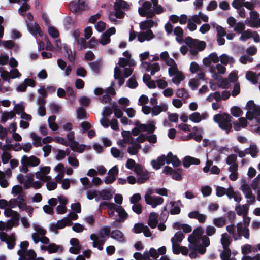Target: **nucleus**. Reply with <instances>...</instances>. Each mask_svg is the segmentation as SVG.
<instances>
[{"instance_id": "f257e3e1", "label": "nucleus", "mask_w": 260, "mask_h": 260, "mask_svg": "<svg viewBox=\"0 0 260 260\" xmlns=\"http://www.w3.org/2000/svg\"><path fill=\"white\" fill-rule=\"evenodd\" d=\"M216 232V228L210 225L206 228V235L203 236L204 231L201 226L197 227L193 230L187 238L188 248L190 251L189 256L191 258L197 257V252L202 255L206 253V248L210 245L208 236H212Z\"/></svg>"}, {"instance_id": "f03ea898", "label": "nucleus", "mask_w": 260, "mask_h": 260, "mask_svg": "<svg viewBox=\"0 0 260 260\" xmlns=\"http://www.w3.org/2000/svg\"><path fill=\"white\" fill-rule=\"evenodd\" d=\"M123 55L126 58H120L118 63L119 67L122 69L117 66L114 69V78L118 80L120 86L122 85L124 82L123 76L125 77H128L130 76L133 72L131 67L135 65V61L131 58V55L128 51H124Z\"/></svg>"}, {"instance_id": "7ed1b4c3", "label": "nucleus", "mask_w": 260, "mask_h": 260, "mask_svg": "<svg viewBox=\"0 0 260 260\" xmlns=\"http://www.w3.org/2000/svg\"><path fill=\"white\" fill-rule=\"evenodd\" d=\"M184 42L187 46L183 45L180 48V51L183 55L186 54L189 50L190 54L194 56L199 51L204 50L206 47L204 41L194 39L190 37L186 38Z\"/></svg>"}, {"instance_id": "20e7f679", "label": "nucleus", "mask_w": 260, "mask_h": 260, "mask_svg": "<svg viewBox=\"0 0 260 260\" xmlns=\"http://www.w3.org/2000/svg\"><path fill=\"white\" fill-rule=\"evenodd\" d=\"M21 167L20 168V171L22 173H26L28 172V167H36L40 164V160L35 155H24L21 157Z\"/></svg>"}, {"instance_id": "39448f33", "label": "nucleus", "mask_w": 260, "mask_h": 260, "mask_svg": "<svg viewBox=\"0 0 260 260\" xmlns=\"http://www.w3.org/2000/svg\"><path fill=\"white\" fill-rule=\"evenodd\" d=\"M245 109L247 110L246 118L249 120L255 119L260 122V106L256 105L252 101L247 102Z\"/></svg>"}, {"instance_id": "423d86ee", "label": "nucleus", "mask_w": 260, "mask_h": 260, "mask_svg": "<svg viewBox=\"0 0 260 260\" xmlns=\"http://www.w3.org/2000/svg\"><path fill=\"white\" fill-rule=\"evenodd\" d=\"M32 227L35 231L31 235L34 242L36 244L39 242L44 244H49V239L45 236L46 231L37 223H34L32 224Z\"/></svg>"}, {"instance_id": "0eeeda50", "label": "nucleus", "mask_w": 260, "mask_h": 260, "mask_svg": "<svg viewBox=\"0 0 260 260\" xmlns=\"http://www.w3.org/2000/svg\"><path fill=\"white\" fill-rule=\"evenodd\" d=\"M101 205H105L109 210V214L110 217L114 215V211H116L119 217V222H123L127 217V214L125 210L121 206L117 205L113 203L103 202Z\"/></svg>"}, {"instance_id": "6e6552de", "label": "nucleus", "mask_w": 260, "mask_h": 260, "mask_svg": "<svg viewBox=\"0 0 260 260\" xmlns=\"http://www.w3.org/2000/svg\"><path fill=\"white\" fill-rule=\"evenodd\" d=\"M231 242V238L227 233L221 234L220 242L223 248V251L220 255L222 260H234V258H231V252L229 248Z\"/></svg>"}, {"instance_id": "1a4fd4ad", "label": "nucleus", "mask_w": 260, "mask_h": 260, "mask_svg": "<svg viewBox=\"0 0 260 260\" xmlns=\"http://www.w3.org/2000/svg\"><path fill=\"white\" fill-rule=\"evenodd\" d=\"M231 118L232 117L229 114L224 113L215 115L213 119L218 124L221 129L225 130L226 133H229L232 128Z\"/></svg>"}, {"instance_id": "9d476101", "label": "nucleus", "mask_w": 260, "mask_h": 260, "mask_svg": "<svg viewBox=\"0 0 260 260\" xmlns=\"http://www.w3.org/2000/svg\"><path fill=\"white\" fill-rule=\"evenodd\" d=\"M142 3V6L138 9V12L141 16H146L148 18L153 17V11L152 8V4L150 2L140 0L139 3Z\"/></svg>"}, {"instance_id": "9b49d317", "label": "nucleus", "mask_w": 260, "mask_h": 260, "mask_svg": "<svg viewBox=\"0 0 260 260\" xmlns=\"http://www.w3.org/2000/svg\"><path fill=\"white\" fill-rule=\"evenodd\" d=\"M116 18H122L124 17L125 13L122 10L128 9V4L123 0H116L114 5Z\"/></svg>"}, {"instance_id": "f8f14e48", "label": "nucleus", "mask_w": 260, "mask_h": 260, "mask_svg": "<svg viewBox=\"0 0 260 260\" xmlns=\"http://www.w3.org/2000/svg\"><path fill=\"white\" fill-rule=\"evenodd\" d=\"M0 75L3 80L8 82L10 79L19 78L21 77V74L17 69H12L9 72L2 67H0Z\"/></svg>"}, {"instance_id": "ddd939ff", "label": "nucleus", "mask_w": 260, "mask_h": 260, "mask_svg": "<svg viewBox=\"0 0 260 260\" xmlns=\"http://www.w3.org/2000/svg\"><path fill=\"white\" fill-rule=\"evenodd\" d=\"M210 72L212 77L215 80L220 79V74H224L226 72V68L223 64L218 63L210 67Z\"/></svg>"}, {"instance_id": "4468645a", "label": "nucleus", "mask_w": 260, "mask_h": 260, "mask_svg": "<svg viewBox=\"0 0 260 260\" xmlns=\"http://www.w3.org/2000/svg\"><path fill=\"white\" fill-rule=\"evenodd\" d=\"M51 168L49 166L40 167L39 170L35 173L37 179L46 182L50 179V177L48 175L50 173Z\"/></svg>"}, {"instance_id": "2eb2a0df", "label": "nucleus", "mask_w": 260, "mask_h": 260, "mask_svg": "<svg viewBox=\"0 0 260 260\" xmlns=\"http://www.w3.org/2000/svg\"><path fill=\"white\" fill-rule=\"evenodd\" d=\"M90 238L93 241V247L98 248L100 250L103 249L102 246L105 242L106 238L102 233L91 234Z\"/></svg>"}, {"instance_id": "dca6fc26", "label": "nucleus", "mask_w": 260, "mask_h": 260, "mask_svg": "<svg viewBox=\"0 0 260 260\" xmlns=\"http://www.w3.org/2000/svg\"><path fill=\"white\" fill-rule=\"evenodd\" d=\"M134 171L137 174V182L139 184L144 183L149 177L148 173L143 171L141 166H136Z\"/></svg>"}, {"instance_id": "f3484780", "label": "nucleus", "mask_w": 260, "mask_h": 260, "mask_svg": "<svg viewBox=\"0 0 260 260\" xmlns=\"http://www.w3.org/2000/svg\"><path fill=\"white\" fill-rule=\"evenodd\" d=\"M168 73L170 77H172L173 83L177 85L184 79V76L181 71H179L178 68L173 69Z\"/></svg>"}, {"instance_id": "a211bd4d", "label": "nucleus", "mask_w": 260, "mask_h": 260, "mask_svg": "<svg viewBox=\"0 0 260 260\" xmlns=\"http://www.w3.org/2000/svg\"><path fill=\"white\" fill-rule=\"evenodd\" d=\"M0 239L2 241L6 242L7 247L9 249L14 248L15 245V238L13 235H8L4 232H0Z\"/></svg>"}, {"instance_id": "6ab92c4d", "label": "nucleus", "mask_w": 260, "mask_h": 260, "mask_svg": "<svg viewBox=\"0 0 260 260\" xmlns=\"http://www.w3.org/2000/svg\"><path fill=\"white\" fill-rule=\"evenodd\" d=\"M141 67L146 71H150L151 74L152 75L160 70L159 64L157 62L150 64L148 62H142L141 64Z\"/></svg>"}, {"instance_id": "aec40b11", "label": "nucleus", "mask_w": 260, "mask_h": 260, "mask_svg": "<svg viewBox=\"0 0 260 260\" xmlns=\"http://www.w3.org/2000/svg\"><path fill=\"white\" fill-rule=\"evenodd\" d=\"M59 204L56 208L57 214H63L67 212L66 205L68 203V199L64 196L57 197Z\"/></svg>"}, {"instance_id": "412c9836", "label": "nucleus", "mask_w": 260, "mask_h": 260, "mask_svg": "<svg viewBox=\"0 0 260 260\" xmlns=\"http://www.w3.org/2000/svg\"><path fill=\"white\" fill-rule=\"evenodd\" d=\"M145 201L147 204L150 205L153 208H155L157 206L163 204L164 199L160 197L153 196L147 197V199L145 200Z\"/></svg>"}, {"instance_id": "4be33fe9", "label": "nucleus", "mask_w": 260, "mask_h": 260, "mask_svg": "<svg viewBox=\"0 0 260 260\" xmlns=\"http://www.w3.org/2000/svg\"><path fill=\"white\" fill-rule=\"evenodd\" d=\"M154 35L151 30L148 29L145 31H141L138 34V40L141 42L149 41L152 40Z\"/></svg>"}, {"instance_id": "5701e85b", "label": "nucleus", "mask_w": 260, "mask_h": 260, "mask_svg": "<svg viewBox=\"0 0 260 260\" xmlns=\"http://www.w3.org/2000/svg\"><path fill=\"white\" fill-rule=\"evenodd\" d=\"M29 243L27 241H23L20 243V249L18 250L17 252V254L20 256L18 260H26L27 259V255H26V252L28 250H26V249Z\"/></svg>"}, {"instance_id": "b1692460", "label": "nucleus", "mask_w": 260, "mask_h": 260, "mask_svg": "<svg viewBox=\"0 0 260 260\" xmlns=\"http://www.w3.org/2000/svg\"><path fill=\"white\" fill-rule=\"evenodd\" d=\"M208 117V115L206 112H202V113L196 112L189 116V119L194 123H199L203 120H205Z\"/></svg>"}, {"instance_id": "393cba45", "label": "nucleus", "mask_w": 260, "mask_h": 260, "mask_svg": "<svg viewBox=\"0 0 260 260\" xmlns=\"http://www.w3.org/2000/svg\"><path fill=\"white\" fill-rule=\"evenodd\" d=\"M84 4L85 0H79L78 2L73 1L70 3V6L73 12L78 13L80 11L86 9Z\"/></svg>"}, {"instance_id": "a878e982", "label": "nucleus", "mask_w": 260, "mask_h": 260, "mask_svg": "<svg viewBox=\"0 0 260 260\" xmlns=\"http://www.w3.org/2000/svg\"><path fill=\"white\" fill-rule=\"evenodd\" d=\"M26 22L28 30L33 36H36L38 34L40 36L43 35V33L38 24L35 22H29L27 20H26Z\"/></svg>"}, {"instance_id": "bb28decb", "label": "nucleus", "mask_w": 260, "mask_h": 260, "mask_svg": "<svg viewBox=\"0 0 260 260\" xmlns=\"http://www.w3.org/2000/svg\"><path fill=\"white\" fill-rule=\"evenodd\" d=\"M11 193L14 197H17L19 202L25 198V194L23 192V188L20 185L14 186L12 188Z\"/></svg>"}, {"instance_id": "cd10ccee", "label": "nucleus", "mask_w": 260, "mask_h": 260, "mask_svg": "<svg viewBox=\"0 0 260 260\" xmlns=\"http://www.w3.org/2000/svg\"><path fill=\"white\" fill-rule=\"evenodd\" d=\"M18 208L20 210L25 211L30 216H31L34 212V208L31 205L27 204L25 199L19 202Z\"/></svg>"}, {"instance_id": "c85d7f7f", "label": "nucleus", "mask_w": 260, "mask_h": 260, "mask_svg": "<svg viewBox=\"0 0 260 260\" xmlns=\"http://www.w3.org/2000/svg\"><path fill=\"white\" fill-rule=\"evenodd\" d=\"M111 237L119 243H124L126 241L123 233L119 230H115L111 232Z\"/></svg>"}, {"instance_id": "c756f323", "label": "nucleus", "mask_w": 260, "mask_h": 260, "mask_svg": "<svg viewBox=\"0 0 260 260\" xmlns=\"http://www.w3.org/2000/svg\"><path fill=\"white\" fill-rule=\"evenodd\" d=\"M226 196L229 199L233 198L234 201L237 203H239L242 200L240 193L235 191L231 187L226 189Z\"/></svg>"}, {"instance_id": "7c9ffc66", "label": "nucleus", "mask_w": 260, "mask_h": 260, "mask_svg": "<svg viewBox=\"0 0 260 260\" xmlns=\"http://www.w3.org/2000/svg\"><path fill=\"white\" fill-rule=\"evenodd\" d=\"M249 208L248 204L242 205L238 204L236 205L235 209L238 215L243 216L248 214Z\"/></svg>"}, {"instance_id": "2f4dec72", "label": "nucleus", "mask_w": 260, "mask_h": 260, "mask_svg": "<svg viewBox=\"0 0 260 260\" xmlns=\"http://www.w3.org/2000/svg\"><path fill=\"white\" fill-rule=\"evenodd\" d=\"M168 110V104L164 103L159 105H155L152 108V115L157 116L161 112H166Z\"/></svg>"}, {"instance_id": "473e14b6", "label": "nucleus", "mask_w": 260, "mask_h": 260, "mask_svg": "<svg viewBox=\"0 0 260 260\" xmlns=\"http://www.w3.org/2000/svg\"><path fill=\"white\" fill-rule=\"evenodd\" d=\"M220 57H219L216 53H211L207 57L203 59V63L205 65L210 66L211 62L216 63L219 61Z\"/></svg>"}, {"instance_id": "72a5a7b5", "label": "nucleus", "mask_w": 260, "mask_h": 260, "mask_svg": "<svg viewBox=\"0 0 260 260\" xmlns=\"http://www.w3.org/2000/svg\"><path fill=\"white\" fill-rule=\"evenodd\" d=\"M54 170L58 173L55 176V180L58 182H60L64 174L63 165L61 163H59L55 167Z\"/></svg>"}, {"instance_id": "f704fd0d", "label": "nucleus", "mask_w": 260, "mask_h": 260, "mask_svg": "<svg viewBox=\"0 0 260 260\" xmlns=\"http://www.w3.org/2000/svg\"><path fill=\"white\" fill-rule=\"evenodd\" d=\"M188 217L190 218L197 219L201 223L205 222L207 218L206 215L201 214L197 211L189 212L188 213Z\"/></svg>"}, {"instance_id": "c9c22d12", "label": "nucleus", "mask_w": 260, "mask_h": 260, "mask_svg": "<svg viewBox=\"0 0 260 260\" xmlns=\"http://www.w3.org/2000/svg\"><path fill=\"white\" fill-rule=\"evenodd\" d=\"M247 125V119L244 117H241L239 118L237 121L233 122V127L234 129L237 131L245 128Z\"/></svg>"}, {"instance_id": "e433bc0d", "label": "nucleus", "mask_w": 260, "mask_h": 260, "mask_svg": "<svg viewBox=\"0 0 260 260\" xmlns=\"http://www.w3.org/2000/svg\"><path fill=\"white\" fill-rule=\"evenodd\" d=\"M69 145L72 150L78 153H82L86 147L85 145H80L78 142L75 141L70 142Z\"/></svg>"}, {"instance_id": "4c0bfd02", "label": "nucleus", "mask_w": 260, "mask_h": 260, "mask_svg": "<svg viewBox=\"0 0 260 260\" xmlns=\"http://www.w3.org/2000/svg\"><path fill=\"white\" fill-rule=\"evenodd\" d=\"M167 164H172L174 167H178L180 165L181 162L176 156L169 152L167 155Z\"/></svg>"}, {"instance_id": "58836bf2", "label": "nucleus", "mask_w": 260, "mask_h": 260, "mask_svg": "<svg viewBox=\"0 0 260 260\" xmlns=\"http://www.w3.org/2000/svg\"><path fill=\"white\" fill-rule=\"evenodd\" d=\"M240 189L242 191L245 197L252 193L249 185L245 179L241 180V185Z\"/></svg>"}, {"instance_id": "ea45409f", "label": "nucleus", "mask_w": 260, "mask_h": 260, "mask_svg": "<svg viewBox=\"0 0 260 260\" xmlns=\"http://www.w3.org/2000/svg\"><path fill=\"white\" fill-rule=\"evenodd\" d=\"M158 214L152 212L150 214L148 220V225L152 229L155 228L158 224Z\"/></svg>"}, {"instance_id": "a19ab883", "label": "nucleus", "mask_w": 260, "mask_h": 260, "mask_svg": "<svg viewBox=\"0 0 260 260\" xmlns=\"http://www.w3.org/2000/svg\"><path fill=\"white\" fill-rule=\"evenodd\" d=\"M237 233H238L240 238L242 235L244 238L248 239L249 237L248 229L245 227H243L241 223H238L237 224Z\"/></svg>"}, {"instance_id": "79ce46f5", "label": "nucleus", "mask_w": 260, "mask_h": 260, "mask_svg": "<svg viewBox=\"0 0 260 260\" xmlns=\"http://www.w3.org/2000/svg\"><path fill=\"white\" fill-rule=\"evenodd\" d=\"M183 166L185 167H188L191 165H198L200 164L199 159L190 157V156H186L184 158L183 161Z\"/></svg>"}, {"instance_id": "37998d69", "label": "nucleus", "mask_w": 260, "mask_h": 260, "mask_svg": "<svg viewBox=\"0 0 260 260\" xmlns=\"http://www.w3.org/2000/svg\"><path fill=\"white\" fill-rule=\"evenodd\" d=\"M220 61L223 65H227L228 64H232L235 62L234 58L226 54H223L220 56Z\"/></svg>"}, {"instance_id": "c03bdc74", "label": "nucleus", "mask_w": 260, "mask_h": 260, "mask_svg": "<svg viewBox=\"0 0 260 260\" xmlns=\"http://www.w3.org/2000/svg\"><path fill=\"white\" fill-rule=\"evenodd\" d=\"M15 117V113L14 111L7 112L5 111L2 113L1 117V121L5 123L8 119H11Z\"/></svg>"}, {"instance_id": "a18cd8bd", "label": "nucleus", "mask_w": 260, "mask_h": 260, "mask_svg": "<svg viewBox=\"0 0 260 260\" xmlns=\"http://www.w3.org/2000/svg\"><path fill=\"white\" fill-rule=\"evenodd\" d=\"M29 136L33 141L32 144L34 146L38 147L42 146V142H41V137L34 132H31L29 134Z\"/></svg>"}, {"instance_id": "49530a36", "label": "nucleus", "mask_w": 260, "mask_h": 260, "mask_svg": "<svg viewBox=\"0 0 260 260\" xmlns=\"http://www.w3.org/2000/svg\"><path fill=\"white\" fill-rule=\"evenodd\" d=\"M181 204L180 201L177 202L172 201L170 203V205L171 206L170 209V213L171 214H177L180 212V205Z\"/></svg>"}, {"instance_id": "de8ad7c7", "label": "nucleus", "mask_w": 260, "mask_h": 260, "mask_svg": "<svg viewBox=\"0 0 260 260\" xmlns=\"http://www.w3.org/2000/svg\"><path fill=\"white\" fill-rule=\"evenodd\" d=\"M155 24L154 21L151 19L147 20L140 23V27L141 30H148Z\"/></svg>"}, {"instance_id": "09e8293b", "label": "nucleus", "mask_w": 260, "mask_h": 260, "mask_svg": "<svg viewBox=\"0 0 260 260\" xmlns=\"http://www.w3.org/2000/svg\"><path fill=\"white\" fill-rule=\"evenodd\" d=\"M111 153L114 158L119 159H122L124 156V152L116 147H112L111 148Z\"/></svg>"}, {"instance_id": "8fccbe9b", "label": "nucleus", "mask_w": 260, "mask_h": 260, "mask_svg": "<svg viewBox=\"0 0 260 260\" xmlns=\"http://www.w3.org/2000/svg\"><path fill=\"white\" fill-rule=\"evenodd\" d=\"M246 78L254 84H256L258 82V75H256L255 73L251 71L246 72Z\"/></svg>"}, {"instance_id": "3c124183", "label": "nucleus", "mask_w": 260, "mask_h": 260, "mask_svg": "<svg viewBox=\"0 0 260 260\" xmlns=\"http://www.w3.org/2000/svg\"><path fill=\"white\" fill-rule=\"evenodd\" d=\"M132 145L127 148V152L131 155H135L141 148V145L139 143L133 142L131 143Z\"/></svg>"}, {"instance_id": "603ef678", "label": "nucleus", "mask_w": 260, "mask_h": 260, "mask_svg": "<svg viewBox=\"0 0 260 260\" xmlns=\"http://www.w3.org/2000/svg\"><path fill=\"white\" fill-rule=\"evenodd\" d=\"M72 222L67 217H65L61 220L57 221V226L59 229H62L66 226H69L72 224Z\"/></svg>"}, {"instance_id": "864d4df0", "label": "nucleus", "mask_w": 260, "mask_h": 260, "mask_svg": "<svg viewBox=\"0 0 260 260\" xmlns=\"http://www.w3.org/2000/svg\"><path fill=\"white\" fill-rule=\"evenodd\" d=\"M68 163L74 168H77L79 166V162L75 154L72 153L68 157Z\"/></svg>"}, {"instance_id": "5fc2aeb1", "label": "nucleus", "mask_w": 260, "mask_h": 260, "mask_svg": "<svg viewBox=\"0 0 260 260\" xmlns=\"http://www.w3.org/2000/svg\"><path fill=\"white\" fill-rule=\"evenodd\" d=\"M4 213L5 216L7 217H19V214L17 211L13 210L12 208L9 207H7L5 209Z\"/></svg>"}, {"instance_id": "6e6d98bb", "label": "nucleus", "mask_w": 260, "mask_h": 260, "mask_svg": "<svg viewBox=\"0 0 260 260\" xmlns=\"http://www.w3.org/2000/svg\"><path fill=\"white\" fill-rule=\"evenodd\" d=\"M19 219V217L11 218L6 222L8 231L10 230L13 227L18 225Z\"/></svg>"}, {"instance_id": "4d7b16f0", "label": "nucleus", "mask_w": 260, "mask_h": 260, "mask_svg": "<svg viewBox=\"0 0 260 260\" xmlns=\"http://www.w3.org/2000/svg\"><path fill=\"white\" fill-rule=\"evenodd\" d=\"M32 149V144L30 143H25L20 145L18 144V148H14V151H18L22 149L25 152H28Z\"/></svg>"}, {"instance_id": "13d9d810", "label": "nucleus", "mask_w": 260, "mask_h": 260, "mask_svg": "<svg viewBox=\"0 0 260 260\" xmlns=\"http://www.w3.org/2000/svg\"><path fill=\"white\" fill-rule=\"evenodd\" d=\"M226 222V218L223 217L215 218L213 220V223L218 228H222L225 225Z\"/></svg>"}, {"instance_id": "bf43d9fd", "label": "nucleus", "mask_w": 260, "mask_h": 260, "mask_svg": "<svg viewBox=\"0 0 260 260\" xmlns=\"http://www.w3.org/2000/svg\"><path fill=\"white\" fill-rule=\"evenodd\" d=\"M174 33L176 36V41L181 43L182 42V37L183 35V29L179 26L176 27L174 29Z\"/></svg>"}, {"instance_id": "052dcab7", "label": "nucleus", "mask_w": 260, "mask_h": 260, "mask_svg": "<svg viewBox=\"0 0 260 260\" xmlns=\"http://www.w3.org/2000/svg\"><path fill=\"white\" fill-rule=\"evenodd\" d=\"M62 250V247L54 243H51L48 245V252L49 253H55L57 252H61Z\"/></svg>"}, {"instance_id": "680f3d73", "label": "nucleus", "mask_w": 260, "mask_h": 260, "mask_svg": "<svg viewBox=\"0 0 260 260\" xmlns=\"http://www.w3.org/2000/svg\"><path fill=\"white\" fill-rule=\"evenodd\" d=\"M7 148H3V152L1 155V159L4 164H7L11 160L12 157L11 153L7 151Z\"/></svg>"}, {"instance_id": "e2e57ef3", "label": "nucleus", "mask_w": 260, "mask_h": 260, "mask_svg": "<svg viewBox=\"0 0 260 260\" xmlns=\"http://www.w3.org/2000/svg\"><path fill=\"white\" fill-rule=\"evenodd\" d=\"M226 229L229 234L232 235L234 240H238L240 239V236H239L238 233L234 232L235 228L234 225H228L226 228Z\"/></svg>"}, {"instance_id": "0e129e2a", "label": "nucleus", "mask_w": 260, "mask_h": 260, "mask_svg": "<svg viewBox=\"0 0 260 260\" xmlns=\"http://www.w3.org/2000/svg\"><path fill=\"white\" fill-rule=\"evenodd\" d=\"M113 192L109 190H103L100 192V195L104 200H110L113 197Z\"/></svg>"}, {"instance_id": "69168bd1", "label": "nucleus", "mask_w": 260, "mask_h": 260, "mask_svg": "<svg viewBox=\"0 0 260 260\" xmlns=\"http://www.w3.org/2000/svg\"><path fill=\"white\" fill-rule=\"evenodd\" d=\"M184 236L183 233L181 232H178L175 233L174 236L171 238V241L172 243H180Z\"/></svg>"}, {"instance_id": "338daca9", "label": "nucleus", "mask_w": 260, "mask_h": 260, "mask_svg": "<svg viewBox=\"0 0 260 260\" xmlns=\"http://www.w3.org/2000/svg\"><path fill=\"white\" fill-rule=\"evenodd\" d=\"M247 154H250L252 157H254L258 152L257 146L255 144H251L249 148L246 149Z\"/></svg>"}, {"instance_id": "774afa93", "label": "nucleus", "mask_w": 260, "mask_h": 260, "mask_svg": "<svg viewBox=\"0 0 260 260\" xmlns=\"http://www.w3.org/2000/svg\"><path fill=\"white\" fill-rule=\"evenodd\" d=\"M123 139L127 142V144L133 143L134 138L132 137L130 131H123L122 132Z\"/></svg>"}]
</instances>
